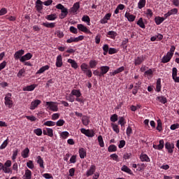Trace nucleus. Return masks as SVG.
<instances>
[{
	"label": "nucleus",
	"mask_w": 179,
	"mask_h": 179,
	"mask_svg": "<svg viewBox=\"0 0 179 179\" xmlns=\"http://www.w3.org/2000/svg\"><path fill=\"white\" fill-rule=\"evenodd\" d=\"M56 9H59L61 10V14L59 15L60 19H65L68 16V8H65L64 5L59 3L56 6Z\"/></svg>",
	"instance_id": "obj_1"
},
{
	"label": "nucleus",
	"mask_w": 179,
	"mask_h": 179,
	"mask_svg": "<svg viewBox=\"0 0 179 179\" xmlns=\"http://www.w3.org/2000/svg\"><path fill=\"white\" fill-rule=\"evenodd\" d=\"M4 104L8 108L13 107V101L12 100V94L8 93L4 97Z\"/></svg>",
	"instance_id": "obj_2"
},
{
	"label": "nucleus",
	"mask_w": 179,
	"mask_h": 179,
	"mask_svg": "<svg viewBox=\"0 0 179 179\" xmlns=\"http://www.w3.org/2000/svg\"><path fill=\"white\" fill-rule=\"evenodd\" d=\"M45 107L48 110H50V111H53V112L58 111V105L55 102L46 101Z\"/></svg>",
	"instance_id": "obj_3"
},
{
	"label": "nucleus",
	"mask_w": 179,
	"mask_h": 179,
	"mask_svg": "<svg viewBox=\"0 0 179 179\" xmlns=\"http://www.w3.org/2000/svg\"><path fill=\"white\" fill-rule=\"evenodd\" d=\"M85 38V36L80 35L76 38L71 37L70 38L66 40V43L68 44H71V43H78L79 41H82Z\"/></svg>",
	"instance_id": "obj_4"
},
{
	"label": "nucleus",
	"mask_w": 179,
	"mask_h": 179,
	"mask_svg": "<svg viewBox=\"0 0 179 179\" xmlns=\"http://www.w3.org/2000/svg\"><path fill=\"white\" fill-rule=\"evenodd\" d=\"M77 29L80 30V31H83V33H86L87 34H92V31H90L86 26L83 25V24H78L77 25Z\"/></svg>",
	"instance_id": "obj_5"
},
{
	"label": "nucleus",
	"mask_w": 179,
	"mask_h": 179,
	"mask_svg": "<svg viewBox=\"0 0 179 179\" xmlns=\"http://www.w3.org/2000/svg\"><path fill=\"white\" fill-rule=\"evenodd\" d=\"M171 58H173V53L167 52L162 59V64H167V62H170Z\"/></svg>",
	"instance_id": "obj_6"
},
{
	"label": "nucleus",
	"mask_w": 179,
	"mask_h": 179,
	"mask_svg": "<svg viewBox=\"0 0 179 179\" xmlns=\"http://www.w3.org/2000/svg\"><path fill=\"white\" fill-rule=\"evenodd\" d=\"M79 8H80V3L79 2H76L73 5V7H71L69 9L70 13H76L78 10H79Z\"/></svg>",
	"instance_id": "obj_7"
},
{
	"label": "nucleus",
	"mask_w": 179,
	"mask_h": 179,
	"mask_svg": "<svg viewBox=\"0 0 179 179\" xmlns=\"http://www.w3.org/2000/svg\"><path fill=\"white\" fill-rule=\"evenodd\" d=\"M41 104V101L39 99H36L31 103L30 110H36L38 106Z\"/></svg>",
	"instance_id": "obj_8"
},
{
	"label": "nucleus",
	"mask_w": 179,
	"mask_h": 179,
	"mask_svg": "<svg viewBox=\"0 0 179 179\" xmlns=\"http://www.w3.org/2000/svg\"><path fill=\"white\" fill-rule=\"evenodd\" d=\"M94 171H96V166L91 165L90 169H88L85 173L86 177H90V176H93V174H94Z\"/></svg>",
	"instance_id": "obj_9"
},
{
	"label": "nucleus",
	"mask_w": 179,
	"mask_h": 179,
	"mask_svg": "<svg viewBox=\"0 0 179 179\" xmlns=\"http://www.w3.org/2000/svg\"><path fill=\"white\" fill-rule=\"evenodd\" d=\"M55 65L57 68H61V66L64 65V63L62 62V55H59L57 57Z\"/></svg>",
	"instance_id": "obj_10"
},
{
	"label": "nucleus",
	"mask_w": 179,
	"mask_h": 179,
	"mask_svg": "<svg viewBox=\"0 0 179 179\" xmlns=\"http://www.w3.org/2000/svg\"><path fill=\"white\" fill-rule=\"evenodd\" d=\"M33 55L31 53L28 52L20 59V62H24L25 61H29V59H31Z\"/></svg>",
	"instance_id": "obj_11"
},
{
	"label": "nucleus",
	"mask_w": 179,
	"mask_h": 179,
	"mask_svg": "<svg viewBox=\"0 0 179 179\" xmlns=\"http://www.w3.org/2000/svg\"><path fill=\"white\" fill-rule=\"evenodd\" d=\"M165 148L168 150V153H173L174 149V143H166Z\"/></svg>",
	"instance_id": "obj_12"
},
{
	"label": "nucleus",
	"mask_w": 179,
	"mask_h": 179,
	"mask_svg": "<svg viewBox=\"0 0 179 179\" xmlns=\"http://www.w3.org/2000/svg\"><path fill=\"white\" fill-rule=\"evenodd\" d=\"M144 61H145V57L143 56L137 57L134 59V65H136V66L138 65H141V64H142V62H143Z\"/></svg>",
	"instance_id": "obj_13"
},
{
	"label": "nucleus",
	"mask_w": 179,
	"mask_h": 179,
	"mask_svg": "<svg viewBox=\"0 0 179 179\" xmlns=\"http://www.w3.org/2000/svg\"><path fill=\"white\" fill-rule=\"evenodd\" d=\"M24 54V50H20L14 54V58L15 59H20L22 58V55Z\"/></svg>",
	"instance_id": "obj_14"
},
{
	"label": "nucleus",
	"mask_w": 179,
	"mask_h": 179,
	"mask_svg": "<svg viewBox=\"0 0 179 179\" xmlns=\"http://www.w3.org/2000/svg\"><path fill=\"white\" fill-rule=\"evenodd\" d=\"M100 71H101V76H104L108 71H110V67L108 66H102L100 67Z\"/></svg>",
	"instance_id": "obj_15"
},
{
	"label": "nucleus",
	"mask_w": 179,
	"mask_h": 179,
	"mask_svg": "<svg viewBox=\"0 0 179 179\" xmlns=\"http://www.w3.org/2000/svg\"><path fill=\"white\" fill-rule=\"evenodd\" d=\"M124 17L127 19L129 22H134L136 17L129 13H126L124 15Z\"/></svg>",
	"instance_id": "obj_16"
},
{
	"label": "nucleus",
	"mask_w": 179,
	"mask_h": 179,
	"mask_svg": "<svg viewBox=\"0 0 179 179\" xmlns=\"http://www.w3.org/2000/svg\"><path fill=\"white\" fill-rule=\"evenodd\" d=\"M30 153V150L29 148H26L21 152V156L23 159H27L29 157V154Z\"/></svg>",
	"instance_id": "obj_17"
},
{
	"label": "nucleus",
	"mask_w": 179,
	"mask_h": 179,
	"mask_svg": "<svg viewBox=\"0 0 179 179\" xmlns=\"http://www.w3.org/2000/svg\"><path fill=\"white\" fill-rule=\"evenodd\" d=\"M36 162L38 164H39V166L41 167V169H44V160L43 159V158L41 157V156H38L36 157Z\"/></svg>",
	"instance_id": "obj_18"
},
{
	"label": "nucleus",
	"mask_w": 179,
	"mask_h": 179,
	"mask_svg": "<svg viewBox=\"0 0 179 179\" xmlns=\"http://www.w3.org/2000/svg\"><path fill=\"white\" fill-rule=\"evenodd\" d=\"M166 20V18L160 16H157L155 17V22L157 26L162 24V22Z\"/></svg>",
	"instance_id": "obj_19"
},
{
	"label": "nucleus",
	"mask_w": 179,
	"mask_h": 179,
	"mask_svg": "<svg viewBox=\"0 0 179 179\" xmlns=\"http://www.w3.org/2000/svg\"><path fill=\"white\" fill-rule=\"evenodd\" d=\"M43 2L41 1V0H37L36 1V10H38V12L43 10Z\"/></svg>",
	"instance_id": "obj_20"
},
{
	"label": "nucleus",
	"mask_w": 179,
	"mask_h": 179,
	"mask_svg": "<svg viewBox=\"0 0 179 179\" xmlns=\"http://www.w3.org/2000/svg\"><path fill=\"white\" fill-rule=\"evenodd\" d=\"M140 159L141 162H146L147 163H149L150 162V158H149V156L146 154H141L140 155Z\"/></svg>",
	"instance_id": "obj_21"
},
{
	"label": "nucleus",
	"mask_w": 179,
	"mask_h": 179,
	"mask_svg": "<svg viewBox=\"0 0 179 179\" xmlns=\"http://www.w3.org/2000/svg\"><path fill=\"white\" fill-rule=\"evenodd\" d=\"M121 170L122 171H124V173H127V174H130L131 176L134 174L132 171L129 168H128V166H127L126 165H123L121 168Z\"/></svg>",
	"instance_id": "obj_22"
},
{
	"label": "nucleus",
	"mask_w": 179,
	"mask_h": 179,
	"mask_svg": "<svg viewBox=\"0 0 179 179\" xmlns=\"http://www.w3.org/2000/svg\"><path fill=\"white\" fill-rule=\"evenodd\" d=\"M36 85H28L23 88L24 92H33L34 89H36Z\"/></svg>",
	"instance_id": "obj_23"
},
{
	"label": "nucleus",
	"mask_w": 179,
	"mask_h": 179,
	"mask_svg": "<svg viewBox=\"0 0 179 179\" xmlns=\"http://www.w3.org/2000/svg\"><path fill=\"white\" fill-rule=\"evenodd\" d=\"M48 69H50V66H43L36 72V74L44 73V72H45V71H48Z\"/></svg>",
	"instance_id": "obj_24"
},
{
	"label": "nucleus",
	"mask_w": 179,
	"mask_h": 179,
	"mask_svg": "<svg viewBox=\"0 0 179 179\" xmlns=\"http://www.w3.org/2000/svg\"><path fill=\"white\" fill-rule=\"evenodd\" d=\"M78 153L80 155V159H85V157H86V150H85V148H80L78 150Z\"/></svg>",
	"instance_id": "obj_25"
},
{
	"label": "nucleus",
	"mask_w": 179,
	"mask_h": 179,
	"mask_svg": "<svg viewBox=\"0 0 179 179\" xmlns=\"http://www.w3.org/2000/svg\"><path fill=\"white\" fill-rule=\"evenodd\" d=\"M23 179H31V171L26 169L25 173L23 176Z\"/></svg>",
	"instance_id": "obj_26"
},
{
	"label": "nucleus",
	"mask_w": 179,
	"mask_h": 179,
	"mask_svg": "<svg viewBox=\"0 0 179 179\" xmlns=\"http://www.w3.org/2000/svg\"><path fill=\"white\" fill-rule=\"evenodd\" d=\"M67 62L69 64H71L72 68H73L74 69H78V63H76L75 60L72 59H69L67 60Z\"/></svg>",
	"instance_id": "obj_27"
},
{
	"label": "nucleus",
	"mask_w": 179,
	"mask_h": 179,
	"mask_svg": "<svg viewBox=\"0 0 179 179\" xmlns=\"http://www.w3.org/2000/svg\"><path fill=\"white\" fill-rule=\"evenodd\" d=\"M156 100L162 103V104H166L167 103V98L164 97V96H159L156 98Z\"/></svg>",
	"instance_id": "obj_28"
},
{
	"label": "nucleus",
	"mask_w": 179,
	"mask_h": 179,
	"mask_svg": "<svg viewBox=\"0 0 179 179\" xmlns=\"http://www.w3.org/2000/svg\"><path fill=\"white\" fill-rule=\"evenodd\" d=\"M82 122L83 125H85V127H87V125H89V123L90 122V120L89 119V117L83 116L82 118Z\"/></svg>",
	"instance_id": "obj_29"
},
{
	"label": "nucleus",
	"mask_w": 179,
	"mask_h": 179,
	"mask_svg": "<svg viewBox=\"0 0 179 179\" xmlns=\"http://www.w3.org/2000/svg\"><path fill=\"white\" fill-rule=\"evenodd\" d=\"M107 35L108 36V37L110 38H113V40L115 39V37H117V32L114 31H109L107 33Z\"/></svg>",
	"instance_id": "obj_30"
},
{
	"label": "nucleus",
	"mask_w": 179,
	"mask_h": 179,
	"mask_svg": "<svg viewBox=\"0 0 179 179\" xmlns=\"http://www.w3.org/2000/svg\"><path fill=\"white\" fill-rule=\"evenodd\" d=\"M145 5H146V0H139L138 3V9H142L145 8Z\"/></svg>",
	"instance_id": "obj_31"
},
{
	"label": "nucleus",
	"mask_w": 179,
	"mask_h": 179,
	"mask_svg": "<svg viewBox=\"0 0 179 179\" xmlns=\"http://www.w3.org/2000/svg\"><path fill=\"white\" fill-rule=\"evenodd\" d=\"M82 21L87 23L88 26H90V17H89V15L83 16Z\"/></svg>",
	"instance_id": "obj_32"
},
{
	"label": "nucleus",
	"mask_w": 179,
	"mask_h": 179,
	"mask_svg": "<svg viewBox=\"0 0 179 179\" xmlns=\"http://www.w3.org/2000/svg\"><path fill=\"white\" fill-rule=\"evenodd\" d=\"M66 100L70 101V103H73V101H75V96H73L72 92H71L69 95L66 96Z\"/></svg>",
	"instance_id": "obj_33"
},
{
	"label": "nucleus",
	"mask_w": 179,
	"mask_h": 179,
	"mask_svg": "<svg viewBox=\"0 0 179 179\" xmlns=\"http://www.w3.org/2000/svg\"><path fill=\"white\" fill-rule=\"evenodd\" d=\"M43 26H44L45 27H48L50 29H52L54 27H55V22H43Z\"/></svg>",
	"instance_id": "obj_34"
},
{
	"label": "nucleus",
	"mask_w": 179,
	"mask_h": 179,
	"mask_svg": "<svg viewBox=\"0 0 179 179\" xmlns=\"http://www.w3.org/2000/svg\"><path fill=\"white\" fill-rule=\"evenodd\" d=\"M71 93L73 96H76V97H80V96H82V93H80V90H73Z\"/></svg>",
	"instance_id": "obj_35"
},
{
	"label": "nucleus",
	"mask_w": 179,
	"mask_h": 179,
	"mask_svg": "<svg viewBox=\"0 0 179 179\" xmlns=\"http://www.w3.org/2000/svg\"><path fill=\"white\" fill-rule=\"evenodd\" d=\"M138 26L141 27V29H145V23L143 22V19L142 17L139 18V20L137 22Z\"/></svg>",
	"instance_id": "obj_36"
},
{
	"label": "nucleus",
	"mask_w": 179,
	"mask_h": 179,
	"mask_svg": "<svg viewBox=\"0 0 179 179\" xmlns=\"http://www.w3.org/2000/svg\"><path fill=\"white\" fill-rule=\"evenodd\" d=\"M127 124V122L125 121V118L124 117H120L118 120V124L121 125V127H124Z\"/></svg>",
	"instance_id": "obj_37"
},
{
	"label": "nucleus",
	"mask_w": 179,
	"mask_h": 179,
	"mask_svg": "<svg viewBox=\"0 0 179 179\" xmlns=\"http://www.w3.org/2000/svg\"><path fill=\"white\" fill-rule=\"evenodd\" d=\"M55 122H52L51 120L46 121L43 123V125L45 127H55Z\"/></svg>",
	"instance_id": "obj_38"
},
{
	"label": "nucleus",
	"mask_w": 179,
	"mask_h": 179,
	"mask_svg": "<svg viewBox=\"0 0 179 179\" xmlns=\"http://www.w3.org/2000/svg\"><path fill=\"white\" fill-rule=\"evenodd\" d=\"M89 67V66L87 65V64L86 63H83L80 65V69L81 71H83V72L85 73V72H86L87 71H88L89 69H87V68Z\"/></svg>",
	"instance_id": "obj_39"
},
{
	"label": "nucleus",
	"mask_w": 179,
	"mask_h": 179,
	"mask_svg": "<svg viewBox=\"0 0 179 179\" xmlns=\"http://www.w3.org/2000/svg\"><path fill=\"white\" fill-rule=\"evenodd\" d=\"M47 20H55L57 19V14H50L45 17Z\"/></svg>",
	"instance_id": "obj_40"
},
{
	"label": "nucleus",
	"mask_w": 179,
	"mask_h": 179,
	"mask_svg": "<svg viewBox=\"0 0 179 179\" xmlns=\"http://www.w3.org/2000/svg\"><path fill=\"white\" fill-rule=\"evenodd\" d=\"M111 127L114 131V132H115L116 134H120V128L118 127V126L114 123H111Z\"/></svg>",
	"instance_id": "obj_41"
},
{
	"label": "nucleus",
	"mask_w": 179,
	"mask_h": 179,
	"mask_svg": "<svg viewBox=\"0 0 179 179\" xmlns=\"http://www.w3.org/2000/svg\"><path fill=\"white\" fill-rule=\"evenodd\" d=\"M24 73H26V70L24 69H22L19 71L17 76V78H23V76H24Z\"/></svg>",
	"instance_id": "obj_42"
},
{
	"label": "nucleus",
	"mask_w": 179,
	"mask_h": 179,
	"mask_svg": "<svg viewBox=\"0 0 179 179\" xmlns=\"http://www.w3.org/2000/svg\"><path fill=\"white\" fill-rule=\"evenodd\" d=\"M46 131L48 136H50V138H52V136H54V130H52V129L46 128Z\"/></svg>",
	"instance_id": "obj_43"
},
{
	"label": "nucleus",
	"mask_w": 179,
	"mask_h": 179,
	"mask_svg": "<svg viewBox=\"0 0 179 179\" xmlns=\"http://www.w3.org/2000/svg\"><path fill=\"white\" fill-rule=\"evenodd\" d=\"M17 153H19V150H17V148H16L13 151V155L11 158H12V160H13V162L16 160V157H17Z\"/></svg>",
	"instance_id": "obj_44"
},
{
	"label": "nucleus",
	"mask_w": 179,
	"mask_h": 179,
	"mask_svg": "<svg viewBox=\"0 0 179 179\" xmlns=\"http://www.w3.org/2000/svg\"><path fill=\"white\" fill-rule=\"evenodd\" d=\"M98 142L101 148H104V141H103V136H98Z\"/></svg>",
	"instance_id": "obj_45"
},
{
	"label": "nucleus",
	"mask_w": 179,
	"mask_h": 179,
	"mask_svg": "<svg viewBox=\"0 0 179 179\" xmlns=\"http://www.w3.org/2000/svg\"><path fill=\"white\" fill-rule=\"evenodd\" d=\"M108 152H117V147L115 146V145H109L108 148Z\"/></svg>",
	"instance_id": "obj_46"
},
{
	"label": "nucleus",
	"mask_w": 179,
	"mask_h": 179,
	"mask_svg": "<svg viewBox=\"0 0 179 179\" xmlns=\"http://www.w3.org/2000/svg\"><path fill=\"white\" fill-rule=\"evenodd\" d=\"M89 64H90V67L92 69H94L96 66H97L98 62L96 60H90Z\"/></svg>",
	"instance_id": "obj_47"
},
{
	"label": "nucleus",
	"mask_w": 179,
	"mask_h": 179,
	"mask_svg": "<svg viewBox=\"0 0 179 179\" xmlns=\"http://www.w3.org/2000/svg\"><path fill=\"white\" fill-rule=\"evenodd\" d=\"M3 171L5 174H12V169L10 168H8L6 166H3Z\"/></svg>",
	"instance_id": "obj_48"
},
{
	"label": "nucleus",
	"mask_w": 179,
	"mask_h": 179,
	"mask_svg": "<svg viewBox=\"0 0 179 179\" xmlns=\"http://www.w3.org/2000/svg\"><path fill=\"white\" fill-rule=\"evenodd\" d=\"M27 166L28 167V169H30V170H33V169H34V164L33 163V161H28L27 162Z\"/></svg>",
	"instance_id": "obj_49"
},
{
	"label": "nucleus",
	"mask_w": 179,
	"mask_h": 179,
	"mask_svg": "<svg viewBox=\"0 0 179 179\" xmlns=\"http://www.w3.org/2000/svg\"><path fill=\"white\" fill-rule=\"evenodd\" d=\"M60 136H61V138H62V139H66V138H68L69 136V132L63 131L60 134Z\"/></svg>",
	"instance_id": "obj_50"
},
{
	"label": "nucleus",
	"mask_w": 179,
	"mask_h": 179,
	"mask_svg": "<svg viewBox=\"0 0 179 179\" xmlns=\"http://www.w3.org/2000/svg\"><path fill=\"white\" fill-rule=\"evenodd\" d=\"M34 133L37 135V136H41L43 135V130L41 129H36L34 130Z\"/></svg>",
	"instance_id": "obj_51"
},
{
	"label": "nucleus",
	"mask_w": 179,
	"mask_h": 179,
	"mask_svg": "<svg viewBox=\"0 0 179 179\" xmlns=\"http://www.w3.org/2000/svg\"><path fill=\"white\" fill-rule=\"evenodd\" d=\"M145 15L148 17H152L153 16V11L151 9L148 8L146 10Z\"/></svg>",
	"instance_id": "obj_52"
},
{
	"label": "nucleus",
	"mask_w": 179,
	"mask_h": 179,
	"mask_svg": "<svg viewBox=\"0 0 179 179\" xmlns=\"http://www.w3.org/2000/svg\"><path fill=\"white\" fill-rule=\"evenodd\" d=\"M117 52H118V50H117V49L114 48H109L108 54H110V55H113V54H117Z\"/></svg>",
	"instance_id": "obj_53"
},
{
	"label": "nucleus",
	"mask_w": 179,
	"mask_h": 179,
	"mask_svg": "<svg viewBox=\"0 0 179 179\" xmlns=\"http://www.w3.org/2000/svg\"><path fill=\"white\" fill-rule=\"evenodd\" d=\"M8 146V139L5 140L3 143L0 145V150H3Z\"/></svg>",
	"instance_id": "obj_54"
},
{
	"label": "nucleus",
	"mask_w": 179,
	"mask_h": 179,
	"mask_svg": "<svg viewBox=\"0 0 179 179\" xmlns=\"http://www.w3.org/2000/svg\"><path fill=\"white\" fill-rule=\"evenodd\" d=\"M110 121L112 122H116V121H118V115L114 114L110 117Z\"/></svg>",
	"instance_id": "obj_55"
},
{
	"label": "nucleus",
	"mask_w": 179,
	"mask_h": 179,
	"mask_svg": "<svg viewBox=\"0 0 179 179\" xmlns=\"http://www.w3.org/2000/svg\"><path fill=\"white\" fill-rule=\"evenodd\" d=\"M55 34H56L59 38H62V37H64V32L62 31L57 30L55 31Z\"/></svg>",
	"instance_id": "obj_56"
},
{
	"label": "nucleus",
	"mask_w": 179,
	"mask_h": 179,
	"mask_svg": "<svg viewBox=\"0 0 179 179\" xmlns=\"http://www.w3.org/2000/svg\"><path fill=\"white\" fill-rule=\"evenodd\" d=\"M162 129V120H157V130L159 131V132H161Z\"/></svg>",
	"instance_id": "obj_57"
},
{
	"label": "nucleus",
	"mask_w": 179,
	"mask_h": 179,
	"mask_svg": "<svg viewBox=\"0 0 179 179\" xmlns=\"http://www.w3.org/2000/svg\"><path fill=\"white\" fill-rule=\"evenodd\" d=\"M76 101H78V103H80L82 104V106H83V104H85V99H83V97H76Z\"/></svg>",
	"instance_id": "obj_58"
},
{
	"label": "nucleus",
	"mask_w": 179,
	"mask_h": 179,
	"mask_svg": "<svg viewBox=\"0 0 179 179\" xmlns=\"http://www.w3.org/2000/svg\"><path fill=\"white\" fill-rule=\"evenodd\" d=\"M69 31H71V33H73V34H78V29H76L73 26L70 27Z\"/></svg>",
	"instance_id": "obj_59"
},
{
	"label": "nucleus",
	"mask_w": 179,
	"mask_h": 179,
	"mask_svg": "<svg viewBox=\"0 0 179 179\" xmlns=\"http://www.w3.org/2000/svg\"><path fill=\"white\" fill-rule=\"evenodd\" d=\"M156 90H157L158 92L162 90V84H161L159 80H158L157 81Z\"/></svg>",
	"instance_id": "obj_60"
},
{
	"label": "nucleus",
	"mask_w": 179,
	"mask_h": 179,
	"mask_svg": "<svg viewBox=\"0 0 179 179\" xmlns=\"http://www.w3.org/2000/svg\"><path fill=\"white\" fill-rule=\"evenodd\" d=\"M164 148V140H160L159 141V144L158 145V149L159 150H162Z\"/></svg>",
	"instance_id": "obj_61"
},
{
	"label": "nucleus",
	"mask_w": 179,
	"mask_h": 179,
	"mask_svg": "<svg viewBox=\"0 0 179 179\" xmlns=\"http://www.w3.org/2000/svg\"><path fill=\"white\" fill-rule=\"evenodd\" d=\"M178 72V70H177V68L173 67L172 69V79H173V78H175L176 76H177V73Z\"/></svg>",
	"instance_id": "obj_62"
},
{
	"label": "nucleus",
	"mask_w": 179,
	"mask_h": 179,
	"mask_svg": "<svg viewBox=\"0 0 179 179\" xmlns=\"http://www.w3.org/2000/svg\"><path fill=\"white\" fill-rule=\"evenodd\" d=\"M169 13V15L171 16V15H177L178 13V9L177 8H173L171 10L168 11Z\"/></svg>",
	"instance_id": "obj_63"
},
{
	"label": "nucleus",
	"mask_w": 179,
	"mask_h": 179,
	"mask_svg": "<svg viewBox=\"0 0 179 179\" xmlns=\"http://www.w3.org/2000/svg\"><path fill=\"white\" fill-rule=\"evenodd\" d=\"M64 124H65V120H59L56 122L57 127H62V125H64Z\"/></svg>",
	"instance_id": "obj_64"
}]
</instances>
